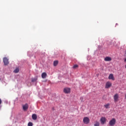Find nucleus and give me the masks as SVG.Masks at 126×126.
Returning <instances> with one entry per match:
<instances>
[{"label":"nucleus","mask_w":126,"mask_h":126,"mask_svg":"<svg viewBox=\"0 0 126 126\" xmlns=\"http://www.w3.org/2000/svg\"><path fill=\"white\" fill-rule=\"evenodd\" d=\"M117 121L116 120V119L112 118V120H111L109 122V125L110 126H114L115 125H116Z\"/></svg>","instance_id":"nucleus-1"},{"label":"nucleus","mask_w":126,"mask_h":126,"mask_svg":"<svg viewBox=\"0 0 126 126\" xmlns=\"http://www.w3.org/2000/svg\"><path fill=\"white\" fill-rule=\"evenodd\" d=\"M83 122L85 125H88L90 123V119H89V118L86 117L83 118Z\"/></svg>","instance_id":"nucleus-2"},{"label":"nucleus","mask_w":126,"mask_h":126,"mask_svg":"<svg viewBox=\"0 0 126 126\" xmlns=\"http://www.w3.org/2000/svg\"><path fill=\"white\" fill-rule=\"evenodd\" d=\"M101 125H104L105 123L107 121V119L104 117H102L100 120Z\"/></svg>","instance_id":"nucleus-3"},{"label":"nucleus","mask_w":126,"mask_h":126,"mask_svg":"<svg viewBox=\"0 0 126 126\" xmlns=\"http://www.w3.org/2000/svg\"><path fill=\"white\" fill-rule=\"evenodd\" d=\"M3 62L5 65H7V64L9 63L8 59H7L6 57H5L3 59Z\"/></svg>","instance_id":"nucleus-4"},{"label":"nucleus","mask_w":126,"mask_h":126,"mask_svg":"<svg viewBox=\"0 0 126 126\" xmlns=\"http://www.w3.org/2000/svg\"><path fill=\"white\" fill-rule=\"evenodd\" d=\"M114 102H118L119 101V94H116L114 96Z\"/></svg>","instance_id":"nucleus-5"},{"label":"nucleus","mask_w":126,"mask_h":126,"mask_svg":"<svg viewBox=\"0 0 126 126\" xmlns=\"http://www.w3.org/2000/svg\"><path fill=\"white\" fill-rule=\"evenodd\" d=\"M63 92H64V93L68 94V93H70V89L68 88H65L64 89Z\"/></svg>","instance_id":"nucleus-6"},{"label":"nucleus","mask_w":126,"mask_h":126,"mask_svg":"<svg viewBox=\"0 0 126 126\" xmlns=\"http://www.w3.org/2000/svg\"><path fill=\"white\" fill-rule=\"evenodd\" d=\"M29 107V105L28 104L26 103L25 105H23V109L24 111H27L28 110V108Z\"/></svg>","instance_id":"nucleus-7"},{"label":"nucleus","mask_w":126,"mask_h":126,"mask_svg":"<svg viewBox=\"0 0 126 126\" xmlns=\"http://www.w3.org/2000/svg\"><path fill=\"white\" fill-rule=\"evenodd\" d=\"M111 86H112V83H111V82H107L105 85V88H110Z\"/></svg>","instance_id":"nucleus-8"},{"label":"nucleus","mask_w":126,"mask_h":126,"mask_svg":"<svg viewBox=\"0 0 126 126\" xmlns=\"http://www.w3.org/2000/svg\"><path fill=\"white\" fill-rule=\"evenodd\" d=\"M104 61L105 62H111V61H112V58L109 57H106L105 58Z\"/></svg>","instance_id":"nucleus-9"},{"label":"nucleus","mask_w":126,"mask_h":126,"mask_svg":"<svg viewBox=\"0 0 126 126\" xmlns=\"http://www.w3.org/2000/svg\"><path fill=\"white\" fill-rule=\"evenodd\" d=\"M109 79H111L112 80H115V78L114 77V75L113 74H110L108 77Z\"/></svg>","instance_id":"nucleus-10"},{"label":"nucleus","mask_w":126,"mask_h":126,"mask_svg":"<svg viewBox=\"0 0 126 126\" xmlns=\"http://www.w3.org/2000/svg\"><path fill=\"white\" fill-rule=\"evenodd\" d=\"M32 120H33L34 121H36V120H37V114H32Z\"/></svg>","instance_id":"nucleus-11"},{"label":"nucleus","mask_w":126,"mask_h":126,"mask_svg":"<svg viewBox=\"0 0 126 126\" xmlns=\"http://www.w3.org/2000/svg\"><path fill=\"white\" fill-rule=\"evenodd\" d=\"M41 77L42 78H46L47 77V73L46 72H43L41 74Z\"/></svg>","instance_id":"nucleus-12"},{"label":"nucleus","mask_w":126,"mask_h":126,"mask_svg":"<svg viewBox=\"0 0 126 126\" xmlns=\"http://www.w3.org/2000/svg\"><path fill=\"white\" fill-rule=\"evenodd\" d=\"M105 109H109L110 108V103H107L104 105Z\"/></svg>","instance_id":"nucleus-13"},{"label":"nucleus","mask_w":126,"mask_h":126,"mask_svg":"<svg viewBox=\"0 0 126 126\" xmlns=\"http://www.w3.org/2000/svg\"><path fill=\"white\" fill-rule=\"evenodd\" d=\"M100 126V123L98 121H95V123L94 124V126Z\"/></svg>","instance_id":"nucleus-14"},{"label":"nucleus","mask_w":126,"mask_h":126,"mask_svg":"<svg viewBox=\"0 0 126 126\" xmlns=\"http://www.w3.org/2000/svg\"><path fill=\"white\" fill-rule=\"evenodd\" d=\"M14 73H18L19 72V69L18 68H16L14 70Z\"/></svg>","instance_id":"nucleus-15"},{"label":"nucleus","mask_w":126,"mask_h":126,"mask_svg":"<svg viewBox=\"0 0 126 126\" xmlns=\"http://www.w3.org/2000/svg\"><path fill=\"white\" fill-rule=\"evenodd\" d=\"M58 63H59V61H55L54 62V66H57L58 65Z\"/></svg>","instance_id":"nucleus-16"},{"label":"nucleus","mask_w":126,"mask_h":126,"mask_svg":"<svg viewBox=\"0 0 126 126\" xmlns=\"http://www.w3.org/2000/svg\"><path fill=\"white\" fill-rule=\"evenodd\" d=\"M37 78H32V82H36L37 81Z\"/></svg>","instance_id":"nucleus-17"},{"label":"nucleus","mask_w":126,"mask_h":126,"mask_svg":"<svg viewBox=\"0 0 126 126\" xmlns=\"http://www.w3.org/2000/svg\"><path fill=\"white\" fill-rule=\"evenodd\" d=\"M28 126H33V123L32 122H29L28 124Z\"/></svg>","instance_id":"nucleus-18"},{"label":"nucleus","mask_w":126,"mask_h":126,"mask_svg":"<svg viewBox=\"0 0 126 126\" xmlns=\"http://www.w3.org/2000/svg\"><path fill=\"white\" fill-rule=\"evenodd\" d=\"M77 67H78V65L77 64H75L73 66V68H74V69L77 68Z\"/></svg>","instance_id":"nucleus-19"},{"label":"nucleus","mask_w":126,"mask_h":126,"mask_svg":"<svg viewBox=\"0 0 126 126\" xmlns=\"http://www.w3.org/2000/svg\"><path fill=\"white\" fill-rule=\"evenodd\" d=\"M1 104V99L0 98V105Z\"/></svg>","instance_id":"nucleus-20"},{"label":"nucleus","mask_w":126,"mask_h":126,"mask_svg":"<svg viewBox=\"0 0 126 126\" xmlns=\"http://www.w3.org/2000/svg\"><path fill=\"white\" fill-rule=\"evenodd\" d=\"M125 62L126 63V58L125 59Z\"/></svg>","instance_id":"nucleus-21"},{"label":"nucleus","mask_w":126,"mask_h":126,"mask_svg":"<svg viewBox=\"0 0 126 126\" xmlns=\"http://www.w3.org/2000/svg\"><path fill=\"white\" fill-rule=\"evenodd\" d=\"M125 54H126V50L125 51Z\"/></svg>","instance_id":"nucleus-22"}]
</instances>
